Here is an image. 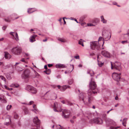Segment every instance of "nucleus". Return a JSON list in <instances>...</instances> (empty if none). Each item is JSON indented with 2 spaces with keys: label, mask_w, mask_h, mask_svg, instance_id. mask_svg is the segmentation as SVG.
Segmentation results:
<instances>
[{
  "label": "nucleus",
  "mask_w": 129,
  "mask_h": 129,
  "mask_svg": "<svg viewBox=\"0 0 129 129\" xmlns=\"http://www.w3.org/2000/svg\"><path fill=\"white\" fill-rule=\"evenodd\" d=\"M101 53L106 58H110L112 56V55L110 53L106 50H104L102 51Z\"/></svg>",
  "instance_id": "nucleus-8"
},
{
  "label": "nucleus",
  "mask_w": 129,
  "mask_h": 129,
  "mask_svg": "<svg viewBox=\"0 0 129 129\" xmlns=\"http://www.w3.org/2000/svg\"><path fill=\"white\" fill-rule=\"evenodd\" d=\"M88 25L89 26H93V25L92 24L89 23L88 24Z\"/></svg>",
  "instance_id": "nucleus-49"
},
{
  "label": "nucleus",
  "mask_w": 129,
  "mask_h": 129,
  "mask_svg": "<svg viewBox=\"0 0 129 129\" xmlns=\"http://www.w3.org/2000/svg\"><path fill=\"white\" fill-rule=\"evenodd\" d=\"M6 122L5 123V124L6 125H8L10 124V122L11 121V119L10 117L8 118H6L5 119Z\"/></svg>",
  "instance_id": "nucleus-20"
},
{
  "label": "nucleus",
  "mask_w": 129,
  "mask_h": 129,
  "mask_svg": "<svg viewBox=\"0 0 129 129\" xmlns=\"http://www.w3.org/2000/svg\"><path fill=\"white\" fill-rule=\"evenodd\" d=\"M127 42L126 41H122L121 43L123 44H124L125 43H126Z\"/></svg>",
  "instance_id": "nucleus-48"
},
{
  "label": "nucleus",
  "mask_w": 129,
  "mask_h": 129,
  "mask_svg": "<svg viewBox=\"0 0 129 129\" xmlns=\"http://www.w3.org/2000/svg\"><path fill=\"white\" fill-rule=\"evenodd\" d=\"M44 68L46 69H47V65H45L44 66Z\"/></svg>",
  "instance_id": "nucleus-53"
},
{
  "label": "nucleus",
  "mask_w": 129,
  "mask_h": 129,
  "mask_svg": "<svg viewBox=\"0 0 129 129\" xmlns=\"http://www.w3.org/2000/svg\"><path fill=\"white\" fill-rule=\"evenodd\" d=\"M5 21L7 22H10V20L9 19H5Z\"/></svg>",
  "instance_id": "nucleus-40"
},
{
  "label": "nucleus",
  "mask_w": 129,
  "mask_h": 129,
  "mask_svg": "<svg viewBox=\"0 0 129 129\" xmlns=\"http://www.w3.org/2000/svg\"><path fill=\"white\" fill-rule=\"evenodd\" d=\"M61 20H62V18H60L59 20H58V21L60 22H61Z\"/></svg>",
  "instance_id": "nucleus-57"
},
{
  "label": "nucleus",
  "mask_w": 129,
  "mask_h": 129,
  "mask_svg": "<svg viewBox=\"0 0 129 129\" xmlns=\"http://www.w3.org/2000/svg\"><path fill=\"white\" fill-rule=\"evenodd\" d=\"M127 120V118H124L123 120L122 124L123 125L125 126H126V124Z\"/></svg>",
  "instance_id": "nucleus-24"
},
{
  "label": "nucleus",
  "mask_w": 129,
  "mask_h": 129,
  "mask_svg": "<svg viewBox=\"0 0 129 129\" xmlns=\"http://www.w3.org/2000/svg\"><path fill=\"white\" fill-rule=\"evenodd\" d=\"M127 34L129 36V29L128 30V33Z\"/></svg>",
  "instance_id": "nucleus-64"
},
{
  "label": "nucleus",
  "mask_w": 129,
  "mask_h": 129,
  "mask_svg": "<svg viewBox=\"0 0 129 129\" xmlns=\"http://www.w3.org/2000/svg\"><path fill=\"white\" fill-rule=\"evenodd\" d=\"M78 67H82V65L81 64H80L78 65Z\"/></svg>",
  "instance_id": "nucleus-54"
},
{
  "label": "nucleus",
  "mask_w": 129,
  "mask_h": 129,
  "mask_svg": "<svg viewBox=\"0 0 129 129\" xmlns=\"http://www.w3.org/2000/svg\"><path fill=\"white\" fill-rule=\"evenodd\" d=\"M102 41V42L103 43V44L102 45V46H103V45H104V39L102 37H99V38L98 39V42L99 41Z\"/></svg>",
  "instance_id": "nucleus-30"
},
{
  "label": "nucleus",
  "mask_w": 129,
  "mask_h": 129,
  "mask_svg": "<svg viewBox=\"0 0 129 129\" xmlns=\"http://www.w3.org/2000/svg\"><path fill=\"white\" fill-rule=\"evenodd\" d=\"M4 40V38H2L1 39H0V41H3V40Z\"/></svg>",
  "instance_id": "nucleus-62"
},
{
  "label": "nucleus",
  "mask_w": 129,
  "mask_h": 129,
  "mask_svg": "<svg viewBox=\"0 0 129 129\" xmlns=\"http://www.w3.org/2000/svg\"><path fill=\"white\" fill-rule=\"evenodd\" d=\"M90 47L91 49L99 50L100 49L101 45L98 42L92 41L90 43Z\"/></svg>",
  "instance_id": "nucleus-2"
},
{
  "label": "nucleus",
  "mask_w": 129,
  "mask_h": 129,
  "mask_svg": "<svg viewBox=\"0 0 129 129\" xmlns=\"http://www.w3.org/2000/svg\"><path fill=\"white\" fill-rule=\"evenodd\" d=\"M74 57L76 59H79V55H78L77 56H75Z\"/></svg>",
  "instance_id": "nucleus-39"
},
{
  "label": "nucleus",
  "mask_w": 129,
  "mask_h": 129,
  "mask_svg": "<svg viewBox=\"0 0 129 129\" xmlns=\"http://www.w3.org/2000/svg\"><path fill=\"white\" fill-rule=\"evenodd\" d=\"M7 26H4L3 27L2 29L3 30H5L7 28Z\"/></svg>",
  "instance_id": "nucleus-41"
},
{
  "label": "nucleus",
  "mask_w": 129,
  "mask_h": 129,
  "mask_svg": "<svg viewBox=\"0 0 129 129\" xmlns=\"http://www.w3.org/2000/svg\"><path fill=\"white\" fill-rule=\"evenodd\" d=\"M102 35L105 38H108L109 39L111 37V35L109 32L107 30H104L102 32Z\"/></svg>",
  "instance_id": "nucleus-9"
},
{
  "label": "nucleus",
  "mask_w": 129,
  "mask_h": 129,
  "mask_svg": "<svg viewBox=\"0 0 129 129\" xmlns=\"http://www.w3.org/2000/svg\"><path fill=\"white\" fill-rule=\"evenodd\" d=\"M73 79H71L69 81V84H72L73 82Z\"/></svg>",
  "instance_id": "nucleus-36"
},
{
  "label": "nucleus",
  "mask_w": 129,
  "mask_h": 129,
  "mask_svg": "<svg viewBox=\"0 0 129 129\" xmlns=\"http://www.w3.org/2000/svg\"><path fill=\"white\" fill-rule=\"evenodd\" d=\"M89 86L90 89L88 90V93L89 95H90L92 93L94 94L97 93L98 90L96 88L97 85L92 80V78L89 83Z\"/></svg>",
  "instance_id": "nucleus-1"
},
{
  "label": "nucleus",
  "mask_w": 129,
  "mask_h": 129,
  "mask_svg": "<svg viewBox=\"0 0 129 129\" xmlns=\"http://www.w3.org/2000/svg\"><path fill=\"white\" fill-rule=\"evenodd\" d=\"M98 64L99 66L100 67H101L103 66V63L102 62L99 61L98 60Z\"/></svg>",
  "instance_id": "nucleus-32"
},
{
  "label": "nucleus",
  "mask_w": 129,
  "mask_h": 129,
  "mask_svg": "<svg viewBox=\"0 0 129 129\" xmlns=\"http://www.w3.org/2000/svg\"><path fill=\"white\" fill-rule=\"evenodd\" d=\"M60 126V127L59 128V129H65L63 127H62L60 126V125H59Z\"/></svg>",
  "instance_id": "nucleus-47"
},
{
  "label": "nucleus",
  "mask_w": 129,
  "mask_h": 129,
  "mask_svg": "<svg viewBox=\"0 0 129 129\" xmlns=\"http://www.w3.org/2000/svg\"><path fill=\"white\" fill-rule=\"evenodd\" d=\"M34 9V8H31L29 9L27 11V12L29 13H31L34 11H36L35 10H32V9Z\"/></svg>",
  "instance_id": "nucleus-26"
},
{
  "label": "nucleus",
  "mask_w": 129,
  "mask_h": 129,
  "mask_svg": "<svg viewBox=\"0 0 129 129\" xmlns=\"http://www.w3.org/2000/svg\"><path fill=\"white\" fill-rule=\"evenodd\" d=\"M79 97L80 99H81L83 101V102L85 103V97H83V93H80L79 95Z\"/></svg>",
  "instance_id": "nucleus-23"
},
{
  "label": "nucleus",
  "mask_w": 129,
  "mask_h": 129,
  "mask_svg": "<svg viewBox=\"0 0 129 129\" xmlns=\"http://www.w3.org/2000/svg\"><path fill=\"white\" fill-rule=\"evenodd\" d=\"M121 74H118L115 72H114L112 74V77L115 80L118 81L120 80L121 77L120 76Z\"/></svg>",
  "instance_id": "nucleus-5"
},
{
  "label": "nucleus",
  "mask_w": 129,
  "mask_h": 129,
  "mask_svg": "<svg viewBox=\"0 0 129 129\" xmlns=\"http://www.w3.org/2000/svg\"><path fill=\"white\" fill-rule=\"evenodd\" d=\"M24 112L25 114H28V110L26 108H25L24 110Z\"/></svg>",
  "instance_id": "nucleus-35"
},
{
  "label": "nucleus",
  "mask_w": 129,
  "mask_h": 129,
  "mask_svg": "<svg viewBox=\"0 0 129 129\" xmlns=\"http://www.w3.org/2000/svg\"><path fill=\"white\" fill-rule=\"evenodd\" d=\"M53 66V65L52 64H49L48 65V67H51Z\"/></svg>",
  "instance_id": "nucleus-51"
},
{
  "label": "nucleus",
  "mask_w": 129,
  "mask_h": 129,
  "mask_svg": "<svg viewBox=\"0 0 129 129\" xmlns=\"http://www.w3.org/2000/svg\"><path fill=\"white\" fill-rule=\"evenodd\" d=\"M5 58L7 59H10L11 57V55L8 52H5Z\"/></svg>",
  "instance_id": "nucleus-19"
},
{
  "label": "nucleus",
  "mask_w": 129,
  "mask_h": 129,
  "mask_svg": "<svg viewBox=\"0 0 129 129\" xmlns=\"http://www.w3.org/2000/svg\"><path fill=\"white\" fill-rule=\"evenodd\" d=\"M34 103V102L32 101H30L29 103L28 104V105H30L32 104H33Z\"/></svg>",
  "instance_id": "nucleus-44"
},
{
  "label": "nucleus",
  "mask_w": 129,
  "mask_h": 129,
  "mask_svg": "<svg viewBox=\"0 0 129 129\" xmlns=\"http://www.w3.org/2000/svg\"><path fill=\"white\" fill-rule=\"evenodd\" d=\"M3 81H4L3 84H7V83L6 82V81L5 78V80H3Z\"/></svg>",
  "instance_id": "nucleus-42"
},
{
  "label": "nucleus",
  "mask_w": 129,
  "mask_h": 129,
  "mask_svg": "<svg viewBox=\"0 0 129 129\" xmlns=\"http://www.w3.org/2000/svg\"><path fill=\"white\" fill-rule=\"evenodd\" d=\"M12 105H8L7 107V110H9L12 107Z\"/></svg>",
  "instance_id": "nucleus-33"
},
{
  "label": "nucleus",
  "mask_w": 129,
  "mask_h": 129,
  "mask_svg": "<svg viewBox=\"0 0 129 129\" xmlns=\"http://www.w3.org/2000/svg\"><path fill=\"white\" fill-rule=\"evenodd\" d=\"M62 116L64 118H69V115L68 114L69 113V111L67 110H64L62 112Z\"/></svg>",
  "instance_id": "nucleus-11"
},
{
  "label": "nucleus",
  "mask_w": 129,
  "mask_h": 129,
  "mask_svg": "<svg viewBox=\"0 0 129 129\" xmlns=\"http://www.w3.org/2000/svg\"><path fill=\"white\" fill-rule=\"evenodd\" d=\"M19 85L17 84H11L10 86L11 87H19Z\"/></svg>",
  "instance_id": "nucleus-27"
},
{
  "label": "nucleus",
  "mask_w": 129,
  "mask_h": 129,
  "mask_svg": "<svg viewBox=\"0 0 129 129\" xmlns=\"http://www.w3.org/2000/svg\"><path fill=\"white\" fill-rule=\"evenodd\" d=\"M57 87L59 89H60V86L59 85H57Z\"/></svg>",
  "instance_id": "nucleus-59"
},
{
  "label": "nucleus",
  "mask_w": 129,
  "mask_h": 129,
  "mask_svg": "<svg viewBox=\"0 0 129 129\" xmlns=\"http://www.w3.org/2000/svg\"><path fill=\"white\" fill-rule=\"evenodd\" d=\"M74 20L76 21L77 23H78V22L77 21V19H74Z\"/></svg>",
  "instance_id": "nucleus-58"
},
{
  "label": "nucleus",
  "mask_w": 129,
  "mask_h": 129,
  "mask_svg": "<svg viewBox=\"0 0 129 129\" xmlns=\"http://www.w3.org/2000/svg\"><path fill=\"white\" fill-rule=\"evenodd\" d=\"M113 121V120L109 118H106L105 119V122L107 125L108 126L112 123Z\"/></svg>",
  "instance_id": "nucleus-16"
},
{
  "label": "nucleus",
  "mask_w": 129,
  "mask_h": 129,
  "mask_svg": "<svg viewBox=\"0 0 129 129\" xmlns=\"http://www.w3.org/2000/svg\"><path fill=\"white\" fill-rule=\"evenodd\" d=\"M56 67L57 68H64L65 67V66L63 64H57L56 65Z\"/></svg>",
  "instance_id": "nucleus-21"
},
{
  "label": "nucleus",
  "mask_w": 129,
  "mask_h": 129,
  "mask_svg": "<svg viewBox=\"0 0 129 129\" xmlns=\"http://www.w3.org/2000/svg\"><path fill=\"white\" fill-rule=\"evenodd\" d=\"M27 89L29 91L33 94H36L37 92L36 89L31 86H28Z\"/></svg>",
  "instance_id": "nucleus-10"
},
{
  "label": "nucleus",
  "mask_w": 129,
  "mask_h": 129,
  "mask_svg": "<svg viewBox=\"0 0 129 129\" xmlns=\"http://www.w3.org/2000/svg\"><path fill=\"white\" fill-rule=\"evenodd\" d=\"M65 18L66 19H68L67 18H66V17H63V21H64V24H66V22L64 20V19Z\"/></svg>",
  "instance_id": "nucleus-43"
},
{
  "label": "nucleus",
  "mask_w": 129,
  "mask_h": 129,
  "mask_svg": "<svg viewBox=\"0 0 129 129\" xmlns=\"http://www.w3.org/2000/svg\"><path fill=\"white\" fill-rule=\"evenodd\" d=\"M119 126H117V127H114V129H117V128H119Z\"/></svg>",
  "instance_id": "nucleus-55"
},
{
  "label": "nucleus",
  "mask_w": 129,
  "mask_h": 129,
  "mask_svg": "<svg viewBox=\"0 0 129 129\" xmlns=\"http://www.w3.org/2000/svg\"><path fill=\"white\" fill-rule=\"evenodd\" d=\"M101 21L104 23H106L107 22V21L105 20L103 16H101Z\"/></svg>",
  "instance_id": "nucleus-22"
},
{
  "label": "nucleus",
  "mask_w": 129,
  "mask_h": 129,
  "mask_svg": "<svg viewBox=\"0 0 129 129\" xmlns=\"http://www.w3.org/2000/svg\"><path fill=\"white\" fill-rule=\"evenodd\" d=\"M33 121L34 123L37 125V126H40L39 124L40 123V121L37 117H36L34 118L33 119Z\"/></svg>",
  "instance_id": "nucleus-14"
},
{
  "label": "nucleus",
  "mask_w": 129,
  "mask_h": 129,
  "mask_svg": "<svg viewBox=\"0 0 129 129\" xmlns=\"http://www.w3.org/2000/svg\"><path fill=\"white\" fill-rule=\"evenodd\" d=\"M70 121H71V123H73L74 122V121L72 120H71Z\"/></svg>",
  "instance_id": "nucleus-61"
},
{
  "label": "nucleus",
  "mask_w": 129,
  "mask_h": 129,
  "mask_svg": "<svg viewBox=\"0 0 129 129\" xmlns=\"http://www.w3.org/2000/svg\"><path fill=\"white\" fill-rule=\"evenodd\" d=\"M118 99V97L117 96V95L116 97H115V99L116 100H117Z\"/></svg>",
  "instance_id": "nucleus-52"
},
{
  "label": "nucleus",
  "mask_w": 129,
  "mask_h": 129,
  "mask_svg": "<svg viewBox=\"0 0 129 129\" xmlns=\"http://www.w3.org/2000/svg\"><path fill=\"white\" fill-rule=\"evenodd\" d=\"M16 70L18 71H21L23 70L22 68L18 66H17L16 67Z\"/></svg>",
  "instance_id": "nucleus-31"
},
{
  "label": "nucleus",
  "mask_w": 129,
  "mask_h": 129,
  "mask_svg": "<svg viewBox=\"0 0 129 129\" xmlns=\"http://www.w3.org/2000/svg\"><path fill=\"white\" fill-rule=\"evenodd\" d=\"M4 86L5 88L7 89L8 87L6 85H5Z\"/></svg>",
  "instance_id": "nucleus-60"
},
{
  "label": "nucleus",
  "mask_w": 129,
  "mask_h": 129,
  "mask_svg": "<svg viewBox=\"0 0 129 129\" xmlns=\"http://www.w3.org/2000/svg\"><path fill=\"white\" fill-rule=\"evenodd\" d=\"M92 94L90 95H89L88 94V96H86L85 97V103H85V102L86 103H87V101H88V102L89 103H90L92 99H93V98L91 96H90V95H91Z\"/></svg>",
  "instance_id": "nucleus-13"
},
{
  "label": "nucleus",
  "mask_w": 129,
  "mask_h": 129,
  "mask_svg": "<svg viewBox=\"0 0 129 129\" xmlns=\"http://www.w3.org/2000/svg\"><path fill=\"white\" fill-rule=\"evenodd\" d=\"M22 49L20 47H16L12 48L11 50V52L13 54L19 55L22 52Z\"/></svg>",
  "instance_id": "nucleus-3"
},
{
  "label": "nucleus",
  "mask_w": 129,
  "mask_h": 129,
  "mask_svg": "<svg viewBox=\"0 0 129 129\" xmlns=\"http://www.w3.org/2000/svg\"><path fill=\"white\" fill-rule=\"evenodd\" d=\"M78 43L79 44L81 45L82 46H84L83 44L82 40V39H80V40L79 41Z\"/></svg>",
  "instance_id": "nucleus-29"
},
{
  "label": "nucleus",
  "mask_w": 129,
  "mask_h": 129,
  "mask_svg": "<svg viewBox=\"0 0 129 129\" xmlns=\"http://www.w3.org/2000/svg\"><path fill=\"white\" fill-rule=\"evenodd\" d=\"M33 107L35 110L37 112H38V110L36 107V106L35 105H34L33 106Z\"/></svg>",
  "instance_id": "nucleus-38"
},
{
  "label": "nucleus",
  "mask_w": 129,
  "mask_h": 129,
  "mask_svg": "<svg viewBox=\"0 0 129 129\" xmlns=\"http://www.w3.org/2000/svg\"><path fill=\"white\" fill-rule=\"evenodd\" d=\"M18 117V116L17 115H15L14 116V117L15 119H17Z\"/></svg>",
  "instance_id": "nucleus-45"
},
{
  "label": "nucleus",
  "mask_w": 129,
  "mask_h": 129,
  "mask_svg": "<svg viewBox=\"0 0 129 129\" xmlns=\"http://www.w3.org/2000/svg\"><path fill=\"white\" fill-rule=\"evenodd\" d=\"M20 61L24 62H25V61L23 58H22L21 60Z\"/></svg>",
  "instance_id": "nucleus-46"
},
{
  "label": "nucleus",
  "mask_w": 129,
  "mask_h": 129,
  "mask_svg": "<svg viewBox=\"0 0 129 129\" xmlns=\"http://www.w3.org/2000/svg\"><path fill=\"white\" fill-rule=\"evenodd\" d=\"M47 39H45V40H43V41L44 42H46L47 41Z\"/></svg>",
  "instance_id": "nucleus-56"
},
{
  "label": "nucleus",
  "mask_w": 129,
  "mask_h": 129,
  "mask_svg": "<svg viewBox=\"0 0 129 129\" xmlns=\"http://www.w3.org/2000/svg\"><path fill=\"white\" fill-rule=\"evenodd\" d=\"M30 73V71L28 69H25L21 75L22 78L24 79L29 78V77Z\"/></svg>",
  "instance_id": "nucleus-4"
},
{
  "label": "nucleus",
  "mask_w": 129,
  "mask_h": 129,
  "mask_svg": "<svg viewBox=\"0 0 129 129\" xmlns=\"http://www.w3.org/2000/svg\"><path fill=\"white\" fill-rule=\"evenodd\" d=\"M58 40L62 42H66V41L64 39L59 38L58 39Z\"/></svg>",
  "instance_id": "nucleus-28"
},
{
  "label": "nucleus",
  "mask_w": 129,
  "mask_h": 129,
  "mask_svg": "<svg viewBox=\"0 0 129 129\" xmlns=\"http://www.w3.org/2000/svg\"><path fill=\"white\" fill-rule=\"evenodd\" d=\"M37 35H34L31 36L29 38V41L31 42H33L36 41L35 38L37 37Z\"/></svg>",
  "instance_id": "nucleus-17"
},
{
  "label": "nucleus",
  "mask_w": 129,
  "mask_h": 129,
  "mask_svg": "<svg viewBox=\"0 0 129 129\" xmlns=\"http://www.w3.org/2000/svg\"><path fill=\"white\" fill-rule=\"evenodd\" d=\"M67 88H69L70 86H67L66 85H64L61 87V90L62 91H64Z\"/></svg>",
  "instance_id": "nucleus-25"
},
{
  "label": "nucleus",
  "mask_w": 129,
  "mask_h": 129,
  "mask_svg": "<svg viewBox=\"0 0 129 129\" xmlns=\"http://www.w3.org/2000/svg\"><path fill=\"white\" fill-rule=\"evenodd\" d=\"M113 4L114 5H116L117 4V3L115 2H114L113 3Z\"/></svg>",
  "instance_id": "nucleus-63"
},
{
  "label": "nucleus",
  "mask_w": 129,
  "mask_h": 129,
  "mask_svg": "<svg viewBox=\"0 0 129 129\" xmlns=\"http://www.w3.org/2000/svg\"><path fill=\"white\" fill-rule=\"evenodd\" d=\"M31 111L34 112H35V113H37L36 111H36L35 110V109H32L31 110Z\"/></svg>",
  "instance_id": "nucleus-50"
},
{
  "label": "nucleus",
  "mask_w": 129,
  "mask_h": 129,
  "mask_svg": "<svg viewBox=\"0 0 129 129\" xmlns=\"http://www.w3.org/2000/svg\"><path fill=\"white\" fill-rule=\"evenodd\" d=\"M31 68L33 70L34 72V74L33 75H32V76L34 78H35L36 77L38 78L39 76V74L37 73L34 69L31 68Z\"/></svg>",
  "instance_id": "nucleus-18"
},
{
  "label": "nucleus",
  "mask_w": 129,
  "mask_h": 129,
  "mask_svg": "<svg viewBox=\"0 0 129 129\" xmlns=\"http://www.w3.org/2000/svg\"><path fill=\"white\" fill-rule=\"evenodd\" d=\"M111 68L112 69L113 68L120 71L121 69L120 64L119 62H116L114 63V66L112 65V63H111Z\"/></svg>",
  "instance_id": "nucleus-6"
},
{
  "label": "nucleus",
  "mask_w": 129,
  "mask_h": 129,
  "mask_svg": "<svg viewBox=\"0 0 129 129\" xmlns=\"http://www.w3.org/2000/svg\"><path fill=\"white\" fill-rule=\"evenodd\" d=\"M94 123L99 124H101L103 123V120L100 118H97L93 120Z\"/></svg>",
  "instance_id": "nucleus-12"
},
{
  "label": "nucleus",
  "mask_w": 129,
  "mask_h": 129,
  "mask_svg": "<svg viewBox=\"0 0 129 129\" xmlns=\"http://www.w3.org/2000/svg\"><path fill=\"white\" fill-rule=\"evenodd\" d=\"M0 66H2L3 68L5 69L4 67V65L3 62L0 61Z\"/></svg>",
  "instance_id": "nucleus-37"
},
{
  "label": "nucleus",
  "mask_w": 129,
  "mask_h": 129,
  "mask_svg": "<svg viewBox=\"0 0 129 129\" xmlns=\"http://www.w3.org/2000/svg\"><path fill=\"white\" fill-rule=\"evenodd\" d=\"M1 101L2 103H5L7 102L6 100L4 99H3Z\"/></svg>",
  "instance_id": "nucleus-34"
},
{
  "label": "nucleus",
  "mask_w": 129,
  "mask_h": 129,
  "mask_svg": "<svg viewBox=\"0 0 129 129\" xmlns=\"http://www.w3.org/2000/svg\"><path fill=\"white\" fill-rule=\"evenodd\" d=\"M10 34L12 35L15 38L16 41L19 40L18 37V34L14 32H11L10 33Z\"/></svg>",
  "instance_id": "nucleus-15"
},
{
  "label": "nucleus",
  "mask_w": 129,
  "mask_h": 129,
  "mask_svg": "<svg viewBox=\"0 0 129 129\" xmlns=\"http://www.w3.org/2000/svg\"><path fill=\"white\" fill-rule=\"evenodd\" d=\"M53 107L54 110L55 112H61L62 111L59 105L57 102L54 103Z\"/></svg>",
  "instance_id": "nucleus-7"
}]
</instances>
